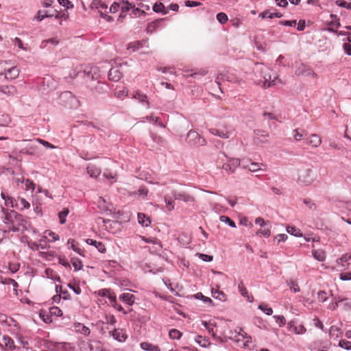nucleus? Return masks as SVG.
<instances>
[{
    "label": "nucleus",
    "mask_w": 351,
    "mask_h": 351,
    "mask_svg": "<svg viewBox=\"0 0 351 351\" xmlns=\"http://www.w3.org/2000/svg\"><path fill=\"white\" fill-rule=\"evenodd\" d=\"M274 16L280 18L282 16V14L276 12H271L270 10L265 11L259 14V17L261 19H272Z\"/></svg>",
    "instance_id": "obj_21"
},
{
    "label": "nucleus",
    "mask_w": 351,
    "mask_h": 351,
    "mask_svg": "<svg viewBox=\"0 0 351 351\" xmlns=\"http://www.w3.org/2000/svg\"><path fill=\"white\" fill-rule=\"evenodd\" d=\"M142 46H143V45H142V43L140 41H134V42L130 43L128 45L127 49H132L133 51H135L137 49H138L141 47H142Z\"/></svg>",
    "instance_id": "obj_47"
},
{
    "label": "nucleus",
    "mask_w": 351,
    "mask_h": 351,
    "mask_svg": "<svg viewBox=\"0 0 351 351\" xmlns=\"http://www.w3.org/2000/svg\"><path fill=\"white\" fill-rule=\"evenodd\" d=\"M86 169L91 178H97L101 173V169L94 165H89Z\"/></svg>",
    "instance_id": "obj_24"
},
{
    "label": "nucleus",
    "mask_w": 351,
    "mask_h": 351,
    "mask_svg": "<svg viewBox=\"0 0 351 351\" xmlns=\"http://www.w3.org/2000/svg\"><path fill=\"white\" fill-rule=\"evenodd\" d=\"M201 323L206 328V330L208 331L210 334H212L213 337L215 336L213 331V327L216 326L215 322H213L211 321L206 322L204 320H202Z\"/></svg>",
    "instance_id": "obj_32"
},
{
    "label": "nucleus",
    "mask_w": 351,
    "mask_h": 351,
    "mask_svg": "<svg viewBox=\"0 0 351 351\" xmlns=\"http://www.w3.org/2000/svg\"><path fill=\"white\" fill-rule=\"evenodd\" d=\"M3 341L5 343V346H6L7 348L10 350H12L13 348H14V341L12 339L11 337L8 336H3Z\"/></svg>",
    "instance_id": "obj_42"
},
{
    "label": "nucleus",
    "mask_w": 351,
    "mask_h": 351,
    "mask_svg": "<svg viewBox=\"0 0 351 351\" xmlns=\"http://www.w3.org/2000/svg\"><path fill=\"white\" fill-rule=\"evenodd\" d=\"M55 289L57 293H59V294L62 295V298L64 300H66L70 299V294L69 292L67 291H62V287L60 285H56Z\"/></svg>",
    "instance_id": "obj_36"
},
{
    "label": "nucleus",
    "mask_w": 351,
    "mask_h": 351,
    "mask_svg": "<svg viewBox=\"0 0 351 351\" xmlns=\"http://www.w3.org/2000/svg\"><path fill=\"white\" fill-rule=\"evenodd\" d=\"M88 86L90 87V91L93 94H104L108 90L107 84L101 81H97L96 83L89 84Z\"/></svg>",
    "instance_id": "obj_6"
},
{
    "label": "nucleus",
    "mask_w": 351,
    "mask_h": 351,
    "mask_svg": "<svg viewBox=\"0 0 351 351\" xmlns=\"http://www.w3.org/2000/svg\"><path fill=\"white\" fill-rule=\"evenodd\" d=\"M254 132L256 135L254 141L256 145L267 143V138L269 136L268 132L261 130H255Z\"/></svg>",
    "instance_id": "obj_9"
},
{
    "label": "nucleus",
    "mask_w": 351,
    "mask_h": 351,
    "mask_svg": "<svg viewBox=\"0 0 351 351\" xmlns=\"http://www.w3.org/2000/svg\"><path fill=\"white\" fill-rule=\"evenodd\" d=\"M269 71V68L263 63H255L253 69V72L256 77L254 80L255 82L257 84H261L264 88H269L276 85L275 80H277L278 77L271 80Z\"/></svg>",
    "instance_id": "obj_1"
},
{
    "label": "nucleus",
    "mask_w": 351,
    "mask_h": 351,
    "mask_svg": "<svg viewBox=\"0 0 351 351\" xmlns=\"http://www.w3.org/2000/svg\"><path fill=\"white\" fill-rule=\"evenodd\" d=\"M122 77V73L118 68L113 67L108 72V78L110 80L118 82Z\"/></svg>",
    "instance_id": "obj_15"
},
{
    "label": "nucleus",
    "mask_w": 351,
    "mask_h": 351,
    "mask_svg": "<svg viewBox=\"0 0 351 351\" xmlns=\"http://www.w3.org/2000/svg\"><path fill=\"white\" fill-rule=\"evenodd\" d=\"M133 97L136 99H138L141 104H146L147 108H149V103L145 94L141 93L139 90H136L133 95Z\"/></svg>",
    "instance_id": "obj_18"
},
{
    "label": "nucleus",
    "mask_w": 351,
    "mask_h": 351,
    "mask_svg": "<svg viewBox=\"0 0 351 351\" xmlns=\"http://www.w3.org/2000/svg\"><path fill=\"white\" fill-rule=\"evenodd\" d=\"M95 69H91L89 72H76L75 71H72V73H70V77L73 79L76 77L78 75L83 74L85 78V80L86 82H92L95 80V79H97V76L95 77L94 74H96V72L95 71Z\"/></svg>",
    "instance_id": "obj_10"
},
{
    "label": "nucleus",
    "mask_w": 351,
    "mask_h": 351,
    "mask_svg": "<svg viewBox=\"0 0 351 351\" xmlns=\"http://www.w3.org/2000/svg\"><path fill=\"white\" fill-rule=\"evenodd\" d=\"M60 5L65 7L66 9L73 8V4L69 0H58Z\"/></svg>",
    "instance_id": "obj_60"
},
{
    "label": "nucleus",
    "mask_w": 351,
    "mask_h": 351,
    "mask_svg": "<svg viewBox=\"0 0 351 351\" xmlns=\"http://www.w3.org/2000/svg\"><path fill=\"white\" fill-rule=\"evenodd\" d=\"M341 332L339 328L336 326H332L329 329V335L333 339H337L341 335Z\"/></svg>",
    "instance_id": "obj_27"
},
{
    "label": "nucleus",
    "mask_w": 351,
    "mask_h": 351,
    "mask_svg": "<svg viewBox=\"0 0 351 351\" xmlns=\"http://www.w3.org/2000/svg\"><path fill=\"white\" fill-rule=\"evenodd\" d=\"M343 49L348 56H351V44L348 43H343Z\"/></svg>",
    "instance_id": "obj_64"
},
{
    "label": "nucleus",
    "mask_w": 351,
    "mask_h": 351,
    "mask_svg": "<svg viewBox=\"0 0 351 351\" xmlns=\"http://www.w3.org/2000/svg\"><path fill=\"white\" fill-rule=\"evenodd\" d=\"M218 289L219 287H217V289H215L213 288L211 289L212 296L214 298L219 300L220 301H226L227 295L223 291H219Z\"/></svg>",
    "instance_id": "obj_22"
},
{
    "label": "nucleus",
    "mask_w": 351,
    "mask_h": 351,
    "mask_svg": "<svg viewBox=\"0 0 351 351\" xmlns=\"http://www.w3.org/2000/svg\"><path fill=\"white\" fill-rule=\"evenodd\" d=\"M195 341L201 347L206 348L208 345V339L202 337V335H197L195 338Z\"/></svg>",
    "instance_id": "obj_39"
},
{
    "label": "nucleus",
    "mask_w": 351,
    "mask_h": 351,
    "mask_svg": "<svg viewBox=\"0 0 351 351\" xmlns=\"http://www.w3.org/2000/svg\"><path fill=\"white\" fill-rule=\"evenodd\" d=\"M287 285L289 287L291 290H293L295 293L300 292V289L298 283L294 280L287 281Z\"/></svg>",
    "instance_id": "obj_51"
},
{
    "label": "nucleus",
    "mask_w": 351,
    "mask_h": 351,
    "mask_svg": "<svg viewBox=\"0 0 351 351\" xmlns=\"http://www.w3.org/2000/svg\"><path fill=\"white\" fill-rule=\"evenodd\" d=\"M112 335L115 340L119 342L125 341L127 339V335L121 329H114L112 332Z\"/></svg>",
    "instance_id": "obj_19"
},
{
    "label": "nucleus",
    "mask_w": 351,
    "mask_h": 351,
    "mask_svg": "<svg viewBox=\"0 0 351 351\" xmlns=\"http://www.w3.org/2000/svg\"><path fill=\"white\" fill-rule=\"evenodd\" d=\"M287 232L289 234H290L291 235H293L295 237H302V234L300 232V230L299 229L295 228L293 226H287Z\"/></svg>",
    "instance_id": "obj_38"
},
{
    "label": "nucleus",
    "mask_w": 351,
    "mask_h": 351,
    "mask_svg": "<svg viewBox=\"0 0 351 351\" xmlns=\"http://www.w3.org/2000/svg\"><path fill=\"white\" fill-rule=\"evenodd\" d=\"M136 297L130 293H123L120 295L119 300L130 306L132 305L135 302Z\"/></svg>",
    "instance_id": "obj_14"
},
{
    "label": "nucleus",
    "mask_w": 351,
    "mask_h": 351,
    "mask_svg": "<svg viewBox=\"0 0 351 351\" xmlns=\"http://www.w3.org/2000/svg\"><path fill=\"white\" fill-rule=\"evenodd\" d=\"M254 43L256 49L262 53H265L269 49L268 45L265 43H260L256 39Z\"/></svg>",
    "instance_id": "obj_41"
},
{
    "label": "nucleus",
    "mask_w": 351,
    "mask_h": 351,
    "mask_svg": "<svg viewBox=\"0 0 351 351\" xmlns=\"http://www.w3.org/2000/svg\"><path fill=\"white\" fill-rule=\"evenodd\" d=\"M219 219L221 222H223L226 224H228L229 226L232 228H236V223L228 217L225 215H221L219 217Z\"/></svg>",
    "instance_id": "obj_45"
},
{
    "label": "nucleus",
    "mask_w": 351,
    "mask_h": 351,
    "mask_svg": "<svg viewBox=\"0 0 351 351\" xmlns=\"http://www.w3.org/2000/svg\"><path fill=\"white\" fill-rule=\"evenodd\" d=\"M69 210L67 208H64L63 210H62L61 212H60L58 213V218L60 219V224L65 223V222L66 221V217L69 215Z\"/></svg>",
    "instance_id": "obj_37"
},
{
    "label": "nucleus",
    "mask_w": 351,
    "mask_h": 351,
    "mask_svg": "<svg viewBox=\"0 0 351 351\" xmlns=\"http://www.w3.org/2000/svg\"><path fill=\"white\" fill-rule=\"evenodd\" d=\"M315 180L313 171L310 168L302 169L298 171L297 182L304 186L311 185Z\"/></svg>",
    "instance_id": "obj_4"
},
{
    "label": "nucleus",
    "mask_w": 351,
    "mask_h": 351,
    "mask_svg": "<svg viewBox=\"0 0 351 351\" xmlns=\"http://www.w3.org/2000/svg\"><path fill=\"white\" fill-rule=\"evenodd\" d=\"M303 202L311 210H315L317 208L316 204L314 202H313L311 199H304Z\"/></svg>",
    "instance_id": "obj_59"
},
{
    "label": "nucleus",
    "mask_w": 351,
    "mask_h": 351,
    "mask_svg": "<svg viewBox=\"0 0 351 351\" xmlns=\"http://www.w3.org/2000/svg\"><path fill=\"white\" fill-rule=\"evenodd\" d=\"M194 296L196 299L201 300L205 303L213 304V300L210 298L204 296L202 293H197Z\"/></svg>",
    "instance_id": "obj_48"
},
{
    "label": "nucleus",
    "mask_w": 351,
    "mask_h": 351,
    "mask_svg": "<svg viewBox=\"0 0 351 351\" xmlns=\"http://www.w3.org/2000/svg\"><path fill=\"white\" fill-rule=\"evenodd\" d=\"M86 242L89 245H94L101 253H105L106 252L105 245L101 241H97L92 239H87Z\"/></svg>",
    "instance_id": "obj_17"
},
{
    "label": "nucleus",
    "mask_w": 351,
    "mask_h": 351,
    "mask_svg": "<svg viewBox=\"0 0 351 351\" xmlns=\"http://www.w3.org/2000/svg\"><path fill=\"white\" fill-rule=\"evenodd\" d=\"M143 240L147 243H153V244L156 245L157 247L156 248V250L159 251L162 248L160 241L156 238H152V237L146 238V237H143Z\"/></svg>",
    "instance_id": "obj_31"
},
{
    "label": "nucleus",
    "mask_w": 351,
    "mask_h": 351,
    "mask_svg": "<svg viewBox=\"0 0 351 351\" xmlns=\"http://www.w3.org/2000/svg\"><path fill=\"white\" fill-rule=\"evenodd\" d=\"M327 30L329 32H336L338 35L347 36L348 37L346 38V40L348 41V43L351 44V34H350L349 32L344 31L337 32V30H334L332 28L330 27L328 28Z\"/></svg>",
    "instance_id": "obj_46"
},
{
    "label": "nucleus",
    "mask_w": 351,
    "mask_h": 351,
    "mask_svg": "<svg viewBox=\"0 0 351 351\" xmlns=\"http://www.w3.org/2000/svg\"><path fill=\"white\" fill-rule=\"evenodd\" d=\"M25 189L27 191L31 190L32 191H34V190L35 189V186H36L35 184L29 179L25 180Z\"/></svg>",
    "instance_id": "obj_61"
},
{
    "label": "nucleus",
    "mask_w": 351,
    "mask_h": 351,
    "mask_svg": "<svg viewBox=\"0 0 351 351\" xmlns=\"http://www.w3.org/2000/svg\"><path fill=\"white\" fill-rule=\"evenodd\" d=\"M45 83L47 84V86L49 90L56 89L58 84V81L49 75H45Z\"/></svg>",
    "instance_id": "obj_20"
},
{
    "label": "nucleus",
    "mask_w": 351,
    "mask_h": 351,
    "mask_svg": "<svg viewBox=\"0 0 351 351\" xmlns=\"http://www.w3.org/2000/svg\"><path fill=\"white\" fill-rule=\"evenodd\" d=\"M49 313L52 316L58 317L62 315V311L59 307L53 306L49 308Z\"/></svg>",
    "instance_id": "obj_44"
},
{
    "label": "nucleus",
    "mask_w": 351,
    "mask_h": 351,
    "mask_svg": "<svg viewBox=\"0 0 351 351\" xmlns=\"http://www.w3.org/2000/svg\"><path fill=\"white\" fill-rule=\"evenodd\" d=\"M198 256L204 261H206V262H210L213 261V256H210V255H208V254H201V253H198L197 254Z\"/></svg>",
    "instance_id": "obj_63"
},
{
    "label": "nucleus",
    "mask_w": 351,
    "mask_h": 351,
    "mask_svg": "<svg viewBox=\"0 0 351 351\" xmlns=\"http://www.w3.org/2000/svg\"><path fill=\"white\" fill-rule=\"evenodd\" d=\"M258 309L263 311L266 315H271L273 313V310L271 307H269L267 304H261L258 306Z\"/></svg>",
    "instance_id": "obj_50"
},
{
    "label": "nucleus",
    "mask_w": 351,
    "mask_h": 351,
    "mask_svg": "<svg viewBox=\"0 0 351 351\" xmlns=\"http://www.w3.org/2000/svg\"><path fill=\"white\" fill-rule=\"evenodd\" d=\"M9 199L10 200V205L12 207H16V208L20 210L28 208L30 206L29 203L27 201H26L24 198H9Z\"/></svg>",
    "instance_id": "obj_8"
},
{
    "label": "nucleus",
    "mask_w": 351,
    "mask_h": 351,
    "mask_svg": "<svg viewBox=\"0 0 351 351\" xmlns=\"http://www.w3.org/2000/svg\"><path fill=\"white\" fill-rule=\"evenodd\" d=\"M238 289H239V291L240 293V294L244 297V298H247L248 302H252L254 301V298L253 296H250L248 295V292H247V289L245 288V287L244 286V285L243 284L242 282H241L239 285H238Z\"/></svg>",
    "instance_id": "obj_25"
},
{
    "label": "nucleus",
    "mask_w": 351,
    "mask_h": 351,
    "mask_svg": "<svg viewBox=\"0 0 351 351\" xmlns=\"http://www.w3.org/2000/svg\"><path fill=\"white\" fill-rule=\"evenodd\" d=\"M295 73L296 75L300 76H308V75H316L313 71L306 65L301 64L295 70Z\"/></svg>",
    "instance_id": "obj_11"
},
{
    "label": "nucleus",
    "mask_w": 351,
    "mask_h": 351,
    "mask_svg": "<svg viewBox=\"0 0 351 351\" xmlns=\"http://www.w3.org/2000/svg\"><path fill=\"white\" fill-rule=\"evenodd\" d=\"M240 165V160L237 158H233L228 163H224L222 169L228 173L234 172L236 168Z\"/></svg>",
    "instance_id": "obj_12"
},
{
    "label": "nucleus",
    "mask_w": 351,
    "mask_h": 351,
    "mask_svg": "<svg viewBox=\"0 0 351 351\" xmlns=\"http://www.w3.org/2000/svg\"><path fill=\"white\" fill-rule=\"evenodd\" d=\"M216 18L218 22H227L228 20L227 14L223 12L218 13Z\"/></svg>",
    "instance_id": "obj_62"
},
{
    "label": "nucleus",
    "mask_w": 351,
    "mask_h": 351,
    "mask_svg": "<svg viewBox=\"0 0 351 351\" xmlns=\"http://www.w3.org/2000/svg\"><path fill=\"white\" fill-rule=\"evenodd\" d=\"M138 221L140 224L145 227H148L151 223L149 218L147 217L144 213L138 214Z\"/></svg>",
    "instance_id": "obj_28"
},
{
    "label": "nucleus",
    "mask_w": 351,
    "mask_h": 351,
    "mask_svg": "<svg viewBox=\"0 0 351 351\" xmlns=\"http://www.w3.org/2000/svg\"><path fill=\"white\" fill-rule=\"evenodd\" d=\"M2 283L4 285H12L14 287V291L16 292L17 291L16 288L18 287V283L14 279L10 278H5L2 281Z\"/></svg>",
    "instance_id": "obj_53"
},
{
    "label": "nucleus",
    "mask_w": 351,
    "mask_h": 351,
    "mask_svg": "<svg viewBox=\"0 0 351 351\" xmlns=\"http://www.w3.org/2000/svg\"><path fill=\"white\" fill-rule=\"evenodd\" d=\"M209 132L215 136H218L222 138H228L230 136V132H223L221 131L217 128H211L209 130Z\"/></svg>",
    "instance_id": "obj_26"
},
{
    "label": "nucleus",
    "mask_w": 351,
    "mask_h": 351,
    "mask_svg": "<svg viewBox=\"0 0 351 351\" xmlns=\"http://www.w3.org/2000/svg\"><path fill=\"white\" fill-rule=\"evenodd\" d=\"M141 348L146 351H160L158 346L149 343L148 342H143L141 343Z\"/></svg>",
    "instance_id": "obj_29"
},
{
    "label": "nucleus",
    "mask_w": 351,
    "mask_h": 351,
    "mask_svg": "<svg viewBox=\"0 0 351 351\" xmlns=\"http://www.w3.org/2000/svg\"><path fill=\"white\" fill-rule=\"evenodd\" d=\"M121 14H120L119 17L123 18L124 16L123 15V13L128 12L132 8H133V6L132 4L129 3L127 1H125L124 0H122V2L121 3Z\"/></svg>",
    "instance_id": "obj_33"
},
{
    "label": "nucleus",
    "mask_w": 351,
    "mask_h": 351,
    "mask_svg": "<svg viewBox=\"0 0 351 351\" xmlns=\"http://www.w3.org/2000/svg\"><path fill=\"white\" fill-rule=\"evenodd\" d=\"M169 336L171 339H180L182 337V332L177 329H171L169 332Z\"/></svg>",
    "instance_id": "obj_43"
},
{
    "label": "nucleus",
    "mask_w": 351,
    "mask_h": 351,
    "mask_svg": "<svg viewBox=\"0 0 351 351\" xmlns=\"http://www.w3.org/2000/svg\"><path fill=\"white\" fill-rule=\"evenodd\" d=\"M71 263L74 267L75 271H79L82 269V262L79 258L75 257L71 258Z\"/></svg>",
    "instance_id": "obj_35"
},
{
    "label": "nucleus",
    "mask_w": 351,
    "mask_h": 351,
    "mask_svg": "<svg viewBox=\"0 0 351 351\" xmlns=\"http://www.w3.org/2000/svg\"><path fill=\"white\" fill-rule=\"evenodd\" d=\"M314 258L319 261H324L326 259V254L322 250H314L312 251Z\"/></svg>",
    "instance_id": "obj_30"
},
{
    "label": "nucleus",
    "mask_w": 351,
    "mask_h": 351,
    "mask_svg": "<svg viewBox=\"0 0 351 351\" xmlns=\"http://www.w3.org/2000/svg\"><path fill=\"white\" fill-rule=\"evenodd\" d=\"M153 10L155 12H162V14L167 13V9L165 8L162 3H156L153 6Z\"/></svg>",
    "instance_id": "obj_40"
},
{
    "label": "nucleus",
    "mask_w": 351,
    "mask_h": 351,
    "mask_svg": "<svg viewBox=\"0 0 351 351\" xmlns=\"http://www.w3.org/2000/svg\"><path fill=\"white\" fill-rule=\"evenodd\" d=\"M0 92L8 95H13L16 92V88L12 86H3L0 87Z\"/></svg>",
    "instance_id": "obj_34"
},
{
    "label": "nucleus",
    "mask_w": 351,
    "mask_h": 351,
    "mask_svg": "<svg viewBox=\"0 0 351 351\" xmlns=\"http://www.w3.org/2000/svg\"><path fill=\"white\" fill-rule=\"evenodd\" d=\"M289 326V330L291 331H293L297 334H301L304 331H305V329L303 326H300L299 330H297V328L295 326H293V322H291L288 324Z\"/></svg>",
    "instance_id": "obj_57"
},
{
    "label": "nucleus",
    "mask_w": 351,
    "mask_h": 351,
    "mask_svg": "<svg viewBox=\"0 0 351 351\" xmlns=\"http://www.w3.org/2000/svg\"><path fill=\"white\" fill-rule=\"evenodd\" d=\"M351 263V255L345 254L337 260V264L346 269Z\"/></svg>",
    "instance_id": "obj_16"
},
{
    "label": "nucleus",
    "mask_w": 351,
    "mask_h": 351,
    "mask_svg": "<svg viewBox=\"0 0 351 351\" xmlns=\"http://www.w3.org/2000/svg\"><path fill=\"white\" fill-rule=\"evenodd\" d=\"M186 141L189 144L193 146H204L206 144V140L194 130H190L188 132Z\"/></svg>",
    "instance_id": "obj_5"
},
{
    "label": "nucleus",
    "mask_w": 351,
    "mask_h": 351,
    "mask_svg": "<svg viewBox=\"0 0 351 351\" xmlns=\"http://www.w3.org/2000/svg\"><path fill=\"white\" fill-rule=\"evenodd\" d=\"M171 195L175 199L182 200L184 202H193L195 200L192 195L184 191H177L176 190H172Z\"/></svg>",
    "instance_id": "obj_7"
},
{
    "label": "nucleus",
    "mask_w": 351,
    "mask_h": 351,
    "mask_svg": "<svg viewBox=\"0 0 351 351\" xmlns=\"http://www.w3.org/2000/svg\"><path fill=\"white\" fill-rule=\"evenodd\" d=\"M261 166H263V163L251 162L248 169L252 172H256L261 169Z\"/></svg>",
    "instance_id": "obj_54"
},
{
    "label": "nucleus",
    "mask_w": 351,
    "mask_h": 351,
    "mask_svg": "<svg viewBox=\"0 0 351 351\" xmlns=\"http://www.w3.org/2000/svg\"><path fill=\"white\" fill-rule=\"evenodd\" d=\"M165 202L166 203L167 209L171 211L174 209V202L171 197L165 195Z\"/></svg>",
    "instance_id": "obj_52"
},
{
    "label": "nucleus",
    "mask_w": 351,
    "mask_h": 351,
    "mask_svg": "<svg viewBox=\"0 0 351 351\" xmlns=\"http://www.w3.org/2000/svg\"><path fill=\"white\" fill-rule=\"evenodd\" d=\"M59 104L67 108H77L80 106V101L70 91L62 93L59 97Z\"/></svg>",
    "instance_id": "obj_3"
},
{
    "label": "nucleus",
    "mask_w": 351,
    "mask_h": 351,
    "mask_svg": "<svg viewBox=\"0 0 351 351\" xmlns=\"http://www.w3.org/2000/svg\"><path fill=\"white\" fill-rule=\"evenodd\" d=\"M4 74L6 79L14 80L19 76V71L16 67H12L8 69Z\"/></svg>",
    "instance_id": "obj_23"
},
{
    "label": "nucleus",
    "mask_w": 351,
    "mask_h": 351,
    "mask_svg": "<svg viewBox=\"0 0 351 351\" xmlns=\"http://www.w3.org/2000/svg\"><path fill=\"white\" fill-rule=\"evenodd\" d=\"M339 346L345 350H351V341L344 339L340 340L339 342Z\"/></svg>",
    "instance_id": "obj_55"
},
{
    "label": "nucleus",
    "mask_w": 351,
    "mask_h": 351,
    "mask_svg": "<svg viewBox=\"0 0 351 351\" xmlns=\"http://www.w3.org/2000/svg\"><path fill=\"white\" fill-rule=\"evenodd\" d=\"M274 318L280 327L284 326L286 324V319L283 315H274Z\"/></svg>",
    "instance_id": "obj_56"
},
{
    "label": "nucleus",
    "mask_w": 351,
    "mask_h": 351,
    "mask_svg": "<svg viewBox=\"0 0 351 351\" xmlns=\"http://www.w3.org/2000/svg\"><path fill=\"white\" fill-rule=\"evenodd\" d=\"M322 143L321 138L315 134H311L308 138L306 139V144L311 145L314 147H317Z\"/></svg>",
    "instance_id": "obj_13"
},
{
    "label": "nucleus",
    "mask_w": 351,
    "mask_h": 351,
    "mask_svg": "<svg viewBox=\"0 0 351 351\" xmlns=\"http://www.w3.org/2000/svg\"><path fill=\"white\" fill-rule=\"evenodd\" d=\"M68 243L69 244L71 243V249L73 251H75V252H77L80 255L84 256V255L83 254L82 250L80 248H79V247L75 246V240L74 239H69L68 240Z\"/></svg>",
    "instance_id": "obj_49"
},
{
    "label": "nucleus",
    "mask_w": 351,
    "mask_h": 351,
    "mask_svg": "<svg viewBox=\"0 0 351 351\" xmlns=\"http://www.w3.org/2000/svg\"><path fill=\"white\" fill-rule=\"evenodd\" d=\"M336 4L339 6L347 8L348 10H351V2H348L345 0H337L336 1Z\"/></svg>",
    "instance_id": "obj_58"
},
{
    "label": "nucleus",
    "mask_w": 351,
    "mask_h": 351,
    "mask_svg": "<svg viewBox=\"0 0 351 351\" xmlns=\"http://www.w3.org/2000/svg\"><path fill=\"white\" fill-rule=\"evenodd\" d=\"M5 219L7 221L8 230L5 232H14L23 233L26 230L25 217L14 210L5 213Z\"/></svg>",
    "instance_id": "obj_2"
}]
</instances>
